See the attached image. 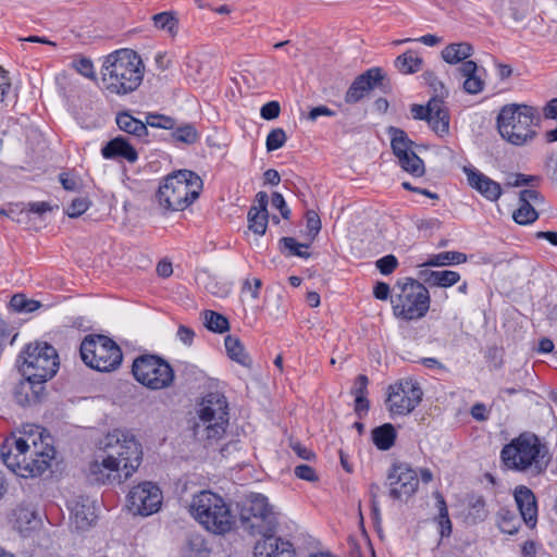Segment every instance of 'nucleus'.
Instances as JSON below:
<instances>
[{
  "label": "nucleus",
  "instance_id": "c9c22d12",
  "mask_svg": "<svg viewBox=\"0 0 557 557\" xmlns=\"http://www.w3.org/2000/svg\"><path fill=\"white\" fill-rule=\"evenodd\" d=\"M153 26L166 32L172 38L178 34V20L174 12H161L152 16Z\"/></svg>",
  "mask_w": 557,
  "mask_h": 557
},
{
  "label": "nucleus",
  "instance_id": "f3484780",
  "mask_svg": "<svg viewBox=\"0 0 557 557\" xmlns=\"http://www.w3.org/2000/svg\"><path fill=\"white\" fill-rule=\"evenodd\" d=\"M384 78L382 69L371 67L355 78L345 95L347 103H357L371 90L377 87Z\"/></svg>",
  "mask_w": 557,
  "mask_h": 557
},
{
  "label": "nucleus",
  "instance_id": "4be33fe9",
  "mask_svg": "<svg viewBox=\"0 0 557 557\" xmlns=\"http://www.w3.org/2000/svg\"><path fill=\"white\" fill-rule=\"evenodd\" d=\"M71 519L78 530H86L96 520L95 503L88 497L79 496L69 503Z\"/></svg>",
  "mask_w": 557,
  "mask_h": 557
},
{
  "label": "nucleus",
  "instance_id": "a211bd4d",
  "mask_svg": "<svg viewBox=\"0 0 557 557\" xmlns=\"http://www.w3.org/2000/svg\"><path fill=\"white\" fill-rule=\"evenodd\" d=\"M463 172L469 186L486 200L494 202L500 198L503 189L497 182L473 166H465Z\"/></svg>",
  "mask_w": 557,
  "mask_h": 557
},
{
  "label": "nucleus",
  "instance_id": "79ce46f5",
  "mask_svg": "<svg viewBox=\"0 0 557 557\" xmlns=\"http://www.w3.org/2000/svg\"><path fill=\"white\" fill-rule=\"evenodd\" d=\"M40 302L34 299H28L22 294L14 295L10 300V307L15 312L30 313L40 307Z\"/></svg>",
  "mask_w": 557,
  "mask_h": 557
},
{
  "label": "nucleus",
  "instance_id": "a18cd8bd",
  "mask_svg": "<svg viewBox=\"0 0 557 557\" xmlns=\"http://www.w3.org/2000/svg\"><path fill=\"white\" fill-rule=\"evenodd\" d=\"M348 546L350 557H367V555L375 557V553L372 548V545L366 537L362 539L361 543L357 542V540L354 537H349Z\"/></svg>",
  "mask_w": 557,
  "mask_h": 557
},
{
  "label": "nucleus",
  "instance_id": "052dcab7",
  "mask_svg": "<svg viewBox=\"0 0 557 557\" xmlns=\"http://www.w3.org/2000/svg\"><path fill=\"white\" fill-rule=\"evenodd\" d=\"M271 205H272V207L280 210V212L284 219H288L290 211L287 208L285 199L282 194L273 193L272 198H271Z\"/></svg>",
  "mask_w": 557,
  "mask_h": 557
},
{
  "label": "nucleus",
  "instance_id": "5fc2aeb1",
  "mask_svg": "<svg viewBox=\"0 0 557 557\" xmlns=\"http://www.w3.org/2000/svg\"><path fill=\"white\" fill-rule=\"evenodd\" d=\"M281 107L277 101H269L260 109V115L267 121L276 119L280 115Z\"/></svg>",
  "mask_w": 557,
  "mask_h": 557
},
{
  "label": "nucleus",
  "instance_id": "ddd939ff",
  "mask_svg": "<svg viewBox=\"0 0 557 557\" xmlns=\"http://www.w3.org/2000/svg\"><path fill=\"white\" fill-rule=\"evenodd\" d=\"M423 392L412 379L400 380L388 387L386 408L392 417L407 416L421 403Z\"/></svg>",
  "mask_w": 557,
  "mask_h": 557
},
{
  "label": "nucleus",
  "instance_id": "72a5a7b5",
  "mask_svg": "<svg viewBox=\"0 0 557 557\" xmlns=\"http://www.w3.org/2000/svg\"><path fill=\"white\" fill-rule=\"evenodd\" d=\"M422 58L414 51L408 50L395 60V67L403 74H412L420 71Z\"/></svg>",
  "mask_w": 557,
  "mask_h": 557
},
{
  "label": "nucleus",
  "instance_id": "9d476101",
  "mask_svg": "<svg viewBox=\"0 0 557 557\" xmlns=\"http://www.w3.org/2000/svg\"><path fill=\"white\" fill-rule=\"evenodd\" d=\"M103 454L112 456L119 461L124 472V478H131L141 462L140 444L129 432L113 430L101 442Z\"/></svg>",
  "mask_w": 557,
  "mask_h": 557
},
{
  "label": "nucleus",
  "instance_id": "6ab92c4d",
  "mask_svg": "<svg viewBox=\"0 0 557 557\" xmlns=\"http://www.w3.org/2000/svg\"><path fill=\"white\" fill-rule=\"evenodd\" d=\"M457 75L463 78L462 89L469 95H478L485 88V70L479 67L474 61L463 62L456 71Z\"/></svg>",
  "mask_w": 557,
  "mask_h": 557
},
{
  "label": "nucleus",
  "instance_id": "4c0bfd02",
  "mask_svg": "<svg viewBox=\"0 0 557 557\" xmlns=\"http://www.w3.org/2000/svg\"><path fill=\"white\" fill-rule=\"evenodd\" d=\"M398 162L403 170L413 176H422L424 174L423 161L413 151L400 157Z\"/></svg>",
  "mask_w": 557,
  "mask_h": 557
},
{
  "label": "nucleus",
  "instance_id": "2f4dec72",
  "mask_svg": "<svg viewBox=\"0 0 557 557\" xmlns=\"http://www.w3.org/2000/svg\"><path fill=\"white\" fill-rule=\"evenodd\" d=\"M224 345L230 359L240 366L250 367L251 359L238 337L227 335L224 339Z\"/></svg>",
  "mask_w": 557,
  "mask_h": 557
},
{
  "label": "nucleus",
  "instance_id": "8fccbe9b",
  "mask_svg": "<svg viewBox=\"0 0 557 557\" xmlns=\"http://www.w3.org/2000/svg\"><path fill=\"white\" fill-rule=\"evenodd\" d=\"M89 206L90 201L87 197L74 198L66 208V214L70 218H78L88 210Z\"/></svg>",
  "mask_w": 557,
  "mask_h": 557
},
{
  "label": "nucleus",
  "instance_id": "412c9836",
  "mask_svg": "<svg viewBox=\"0 0 557 557\" xmlns=\"http://www.w3.org/2000/svg\"><path fill=\"white\" fill-rule=\"evenodd\" d=\"M255 557H295V550L289 541L265 534L255 546Z\"/></svg>",
  "mask_w": 557,
  "mask_h": 557
},
{
  "label": "nucleus",
  "instance_id": "5701e85b",
  "mask_svg": "<svg viewBox=\"0 0 557 557\" xmlns=\"http://www.w3.org/2000/svg\"><path fill=\"white\" fill-rule=\"evenodd\" d=\"M23 380L15 387V398L22 406H30L40 400L45 389V382L22 375Z\"/></svg>",
  "mask_w": 557,
  "mask_h": 557
},
{
  "label": "nucleus",
  "instance_id": "e433bc0d",
  "mask_svg": "<svg viewBox=\"0 0 557 557\" xmlns=\"http://www.w3.org/2000/svg\"><path fill=\"white\" fill-rule=\"evenodd\" d=\"M248 227L256 235H264L268 227V212L257 210L256 208H250L248 211Z\"/></svg>",
  "mask_w": 557,
  "mask_h": 557
},
{
  "label": "nucleus",
  "instance_id": "c85d7f7f",
  "mask_svg": "<svg viewBox=\"0 0 557 557\" xmlns=\"http://www.w3.org/2000/svg\"><path fill=\"white\" fill-rule=\"evenodd\" d=\"M248 510L253 518H258L267 522L269 531L272 530L274 515L271 506L269 505L268 498L264 495L257 494L252 496Z\"/></svg>",
  "mask_w": 557,
  "mask_h": 557
},
{
  "label": "nucleus",
  "instance_id": "9b49d317",
  "mask_svg": "<svg viewBox=\"0 0 557 557\" xmlns=\"http://www.w3.org/2000/svg\"><path fill=\"white\" fill-rule=\"evenodd\" d=\"M132 373L143 386L160 391L172 385L174 370L171 364L157 355H141L134 359Z\"/></svg>",
  "mask_w": 557,
  "mask_h": 557
},
{
  "label": "nucleus",
  "instance_id": "49530a36",
  "mask_svg": "<svg viewBox=\"0 0 557 557\" xmlns=\"http://www.w3.org/2000/svg\"><path fill=\"white\" fill-rule=\"evenodd\" d=\"M281 242H282L284 248L286 250H288L290 256H296V257H300L304 259H308L310 257V253L308 251L309 244L298 243L293 237H283L281 239Z\"/></svg>",
  "mask_w": 557,
  "mask_h": 557
},
{
  "label": "nucleus",
  "instance_id": "09e8293b",
  "mask_svg": "<svg viewBox=\"0 0 557 557\" xmlns=\"http://www.w3.org/2000/svg\"><path fill=\"white\" fill-rule=\"evenodd\" d=\"M287 140L286 133L283 128L272 129L265 140V147L268 151H274L282 148Z\"/></svg>",
  "mask_w": 557,
  "mask_h": 557
},
{
  "label": "nucleus",
  "instance_id": "6e6552de",
  "mask_svg": "<svg viewBox=\"0 0 557 557\" xmlns=\"http://www.w3.org/2000/svg\"><path fill=\"white\" fill-rule=\"evenodd\" d=\"M196 432L202 429L208 440H219L226 432L228 425V403L220 393H209L196 408Z\"/></svg>",
  "mask_w": 557,
  "mask_h": 557
},
{
  "label": "nucleus",
  "instance_id": "de8ad7c7",
  "mask_svg": "<svg viewBox=\"0 0 557 557\" xmlns=\"http://www.w3.org/2000/svg\"><path fill=\"white\" fill-rule=\"evenodd\" d=\"M175 125V120L168 115L150 113L146 116V126L162 129H173Z\"/></svg>",
  "mask_w": 557,
  "mask_h": 557
},
{
  "label": "nucleus",
  "instance_id": "7c9ffc66",
  "mask_svg": "<svg viewBox=\"0 0 557 557\" xmlns=\"http://www.w3.org/2000/svg\"><path fill=\"white\" fill-rule=\"evenodd\" d=\"M396 429L391 423H385L372 430V441L377 449L388 450L396 441Z\"/></svg>",
  "mask_w": 557,
  "mask_h": 557
},
{
  "label": "nucleus",
  "instance_id": "603ef678",
  "mask_svg": "<svg viewBox=\"0 0 557 557\" xmlns=\"http://www.w3.org/2000/svg\"><path fill=\"white\" fill-rule=\"evenodd\" d=\"M437 98H432L426 106L422 104H412L410 108V112L414 120L426 121L430 113L433 110V106L436 103Z\"/></svg>",
  "mask_w": 557,
  "mask_h": 557
},
{
  "label": "nucleus",
  "instance_id": "13d9d810",
  "mask_svg": "<svg viewBox=\"0 0 557 557\" xmlns=\"http://www.w3.org/2000/svg\"><path fill=\"white\" fill-rule=\"evenodd\" d=\"M519 202L525 203V205H539L543 202V198L541 194L533 188L530 189H523L519 194Z\"/></svg>",
  "mask_w": 557,
  "mask_h": 557
},
{
  "label": "nucleus",
  "instance_id": "680f3d73",
  "mask_svg": "<svg viewBox=\"0 0 557 557\" xmlns=\"http://www.w3.org/2000/svg\"><path fill=\"white\" fill-rule=\"evenodd\" d=\"M261 286H262V282L260 278L255 277L251 281L246 280L244 283V286H243V292H248V293H250V296L252 299H258L259 295H260Z\"/></svg>",
  "mask_w": 557,
  "mask_h": 557
},
{
  "label": "nucleus",
  "instance_id": "1a4fd4ad",
  "mask_svg": "<svg viewBox=\"0 0 557 557\" xmlns=\"http://www.w3.org/2000/svg\"><path fill=\"white\" fill-rule=\"evenodd\" d=\"M399 294L392 297L393 312L396 318L411 321L423 318L430 309V293L428 288L413 278H406L398 284Z\"/></svg>",
  "mask_w": 557,
  "mask_h": 557
},
{
  "label": "nucleus",
  "instance_id": "f257e3e1",
  "mask_svg": "<svg viewBox=\"0 0 557 557\" xmlns=\"http://www.w3.org/2000/svg\"><path fill=\"white\" fill-rule=\"evenodd\" d=\"M51 437L36 424H25L1 446L4 465L21 476L41 475L54 458Z\"/></svg>",
  "mask_w": 557,
  "mask_h": 557
},
{
  "label": "nucleus",
  "instance_id": "bf43d9fd",
  "mask_svg": "<svg viewBox=\"0 0 557 557\" xmlns=\"http://www.w3.org/2000/svg\"><path fill=\"white\" fill-rule=\"evenodd\" d=\"M295 475L301 480L313 482L318 479L314 469L308 465H299L294 470Z\"/></svg>",
  "mask_w": 557,
  "mask_h": 557
},
{
  "label": "nucleus",
  "instance_id": "864d4df0",
  "mask_svg": "<svg viewBox=\"0 0 557 557\" xmlns=\"http://www.w3.org/2000/svg\"><path fill=\"white\" fill-rule=\"evenodd\" d=\"M306 225H307L309 235L311 236L312 239H314L321 230V220L314 211L307 212Z\"/></svg>",
  "mask_w": 557,
  "mask_h": 557
},
{
  "label": "nucleus",
  "instance_id": "58836bf2",
  "mask_svg": "<svg viewBox=\"0 0 557 557\" xmlns=\"http://www.w3.org/2000/svg\"><path fill=\"white\" fill-rule=\"evenodd\" d=\"M171 136L174 141L186 145H193L199 139L197 129L189 123L174 127Z\"/></svg>",
  "mask_w": 557,
  "mask_h": 557
},
{
  "label": "nucleus",
  "instance_id": "338daca9",
  "mask_svg": "<svg viewBox=\"0 0 557 557\" xmlns=\"http://www.w3.org/2000/svg\"><path fill=\"white\" fill-rule=\"evenodd\" d=\"M543 116L548 120H557V98L550 99L543 107Z\"/></svg>",
  "mask_w": 557,
  "mask_h": 557
},
{
  "label": "nucleus",
  "instance_id": "0eeeda50",
  "mask_svg": "<svg viewBox=\"0 0 557 557\" xmlns=\"http://www.w3.org/2000/svg\"><path fill=\"white\" fill-rule=\"evenodd\" d=\"M79 351L84 363L99 372L114 371L123 360L120 346L110 337L100 334L87 335Z\"/></svg>",
  "mask_w": 557,
  "mask_h": 557
},
{
  "label": "nucleus",
  "instance_id": "cd10ccee",
  "mask_svg": "<svg viewBox=\"0 0 557 557\" xmlns=\"http://www.w3.org/2000/svg\"><path fill=\"white\" fill-rule=\"evenodd\" d=\"M115 122L121 131L134 135L137 138L143 139L148 136L146 123L134 117L131 113L126 111L117 113Z\"/></svg>",
  "mask_w": 557,
  "mask_h": 557
},
{
  "label": "nucleus",
  "instance_id": "f03ea898",
  "mask_svg": "<svg viewBox=\"0 0 557 557\" xmlns=\"http://www.w3.org/2000/svg\"><path fill=\"white\" fill-rule=\"evenodd\" d=\"M499 458L506 470L532 475L544 473L550 460L547 444L532 432H522L504 445Z\"/></svg>",
  "mask_w": 557,
  "mask_h": 557
},
{
  "label": "nucleus",
  "instance_id": "393cba45",
  "mask_svg": "<svg viewBox=\"0 0 557 557\" xmlns=\"http://www.w3.org/2000/svg\"><path fill=\"white\" fill-rule=\"evenodd\" d=\"M474 53L473 46L468 41L448 44L441 51V58L450 65L462 64Z\"/></svg>",
  "mask_w": 557,
  "mask_h": 557
},
{
  "label": "nucleus",
  "instance_id": "0e129e2a",
  "mask_svg": "<svg viewBox=\"0 0 557 557\" xmlns=\"http://www.w3.org/2000/svg\"><path fill=\"white\" fill-rule=\"evenodd\" d=\"M540 178L537 176L533 175H525V174H516L515 181L510 183L512 186L520 187V186H534L535 183H539Z\"/></svg>",
  "mask_w": 557,
  "mask_h": 557
},
{
  "label": "nucleus",
  "instance_id": "774afa93",
  "mask_svg": "<svg viewBox=\"0 0 557 557\" xmlns=\"http://www.w3.org/2000/svg\"><path fill=\"white\" fill-rule=\"evenodd\" d=\"M539 544L535 541L529 540L521 545L522 557H536Z\"/></svg>",
  "mask_w": 557,
  "mask_h": 557
},
{
  "label": "nucleus",
  "instance_id": "c03bdc74",
  "mask_svg": "<svg viewBox=\"0 0 557 557\" xmlns=\"http://www.w3.org/2000/svg\"><path fill=\"white\" fill-rule=\"evenodd\" d=\"M14 516L21 531L29 529V525L38 519L37 512L28 506H20L15 510Z\"/></svg>",
  "mask_w": 557,
  "mask_h": 557
},
{
  "label": "nucleus",
  "instance_id": "e2e57ef3",
  "mask_svg": "<svg viewBox=\"0 0 557 557\" xmlns=\"http://www.w3.org/2000/svg\"><path fill=\"white\" fill-rule=\"evenodd\" d=\"M370 403L367 396L355 397V412L359 418H363L368 414Z\"/></svg>",
  "mask_w": 557,
  "mask_h": 557
},
{
  "label": "nucleus",
  "instance_id": "4468645a",
  "mask_svg": "<svg viewBox=\"0 0 557 557\" xmlns=\"http://www.w3.org/2000/svg\"><path fill=\"white\" fill-rule=\"evenodd\" d=\"M127 497L131 510L140 516L157 512L163 500L162 491L152 482H143L134 486Z\"/></svg>",
  "mask_w": 557,
  "mask_h": 557
},
{
  "label": "nucleus",
  "instance_id": "ea45409f",
  "mask_svg": "<svg viewBox=\"0 0 557 557\" xmlns=\"http://www.w3.org/2000/svg\"><path fill=\"white\" fill-rule=\"evenodd\" d=\"M437 507H438V518L437 523L440 527V534L442 537H447L451 534V521L448 516V509L445 503L444 497L441 494L436 495Z\"/></svg>",
  "mask_w": 557,
  "mask_h": 557
},
{
  "label": "nucleus",
  "instance_id": "a878e982",
  "mask_svg": "<svg viewBox=\"0 0 557 557\" xmlns=\"http://www.w3.org/2000/svg\"><path fill=\"white\" fill-rule=\"evenodd\" d=\"M420 277L423 281L436 287L448 288L457 284L460 281V274L451 270L432 271L424 270L420 271Z\"/></svg>",
  "mask_w": 557,
  "mask_h": 557
},
{
  "label": "nucleus",
  "instance_id": "4d7b16f0",
  "mask_svg": "<svg viewBox=\"0 0 557 557\" xmlns=\"http://www.w3.org/2000/svg\"><path fill=\"white\" fill-rule=\"evenodd\" d=\"M368 384H369L368 376L364 374H359L356 377L354 386L350 391L351 395L354 397L367 396L368 395Z\"/></svg>",
  "mask_w": 557,
  "mask_h": 557
},
{
  "label": "nucleus",
  "instance_id": "6e6d98bb",
  "mask_svg": "<svg viewBox=\"0 0 557 557\" xmlns=\"http://www.w3.org/2000/svg\"><path fill=\"white\" fill-rule=\"evenodd\" d=\"M75 70L87 78L95 77V67L90 59L81 58L74 63Z\"/></svg>",
  "mask_w": 557,
  "mask_h": 557
},
{
  "label": "nucleus",
  "instance_id": "bb28decb",
  "mask_svg": "<svg viewBox=\"0 0 557 557\" xmlns=\"http://www.w3.org/2000/svg\"><path fill=\"white\" fill-rule=\"evenodd\" d=\"M426 122L432 131H434L438 136L443 137L448 134L449 114L442 100L437 99Z\"/></svg>",
  "mask_w": 557,
  "mask_h": 557
},
{
  "label": "nucleus",
  "instance_id": "f704fd0d",
  "mask_svg": "<svg viewBox=\"0 0 557 557\" xmlns=\"http://www.w3.org/2000/svg\"><path fill=\"white\" fill-rule=\"evenodd\" d=\"M497 525L500 532L513 535L520 528V519L513 510L503 507L497 512Z\"/></svg>",
  "mask_w": 557,
  "mask_h": 557
},
{
  "label": "nucleus",
  "instance_id": "20e7f679",
  "mask_svg": "<svg viewBox=\"0 0 557 557\" xmlns=\"http://www.w3.org/2000/svg\"><path fill=\"white\" fill-rule=\"evenodd\" d=\"M539 120L537 108L510 103L499 110L496 124L503 139L515 146H523L535 138L533 126Z\"/></svg>",
  "mask_w": 557,
  "mask_h": 557
},
{
  "label": "nucleus",
  "instance_id": "37998d69",
  "mask_svg": "<svg viewBox=\"0 0 557 557\" xmlns=\"http://www.w3.org/2000/svg\"><path fill=\"white\" fill-rule=\"evenodd\" d=\"M519 203V208L516 211H513L512 214L515 222L521 225H528L533 223L539 218V214L534 209L533 205H525L522 202Z\"/></svg>",
  "mask_w": 557,
  "mask_h": 557
},
{
  "label": "nucleus",
  "instance_id": "2eb2a0df",
  "mask_svg": "<svg viewBox=\"0 0 557 557\" xmlns=\"http://www.w3.org/2000/svg\"><path fill=\"white\" fill-rule=\"evenodd\" d=\"M387 480L389 496L393 499H407L416 493L419 486V478L416 470L407 463L394 465L387 475Z\"/></svg>",
  "mask_w": 557,
  "mask_h": 557
},
{
  "label": "nucleus",
  "instance_id": "7ed1b4c3",
  "mask_svg": "<svg viewBox=\"0 0 557 557\" xmlns=\"http://www.w3.org/2000/svg\"><path fill=\"white\" fill-rule=\"evenodd\" d=\"M145 73L139 54L132 49H119L104 57L101 66L103 88L112 95L124 96L135 91Z\"/></svg>",
  "mask_w": 557,
  "mask_h": 557
},
{
  "label": "nucleus",
  "instance_id": "b1692460",
  "mask_svg": "<svg viewBox=\"0 0 557 557\" xmlns=\"http://www.w3.org/2000/svg\"><path fill=\"white\" fill-rule=\"evenodd\" d=\"M101 156L107 160L123 159L131 163L138 159L136 149L122 136L108 141L101 149Z\"/></svg>",
  "mask_w": 557,
  "mask_h": 557
},
{
  "label": "nucleus",
  "instance_id": "3c124183",
  "mask_svg": "<svg viewBox=\"0 0 557 557\" xmlns=\"http://www.w3.org/2000/svg\"><path fill=\"white\" fill-rule=\"evenodd\" d=\"M376 268L383 275H389L398 267V260L394 255H386L375 262Z\"/></svg>",
  "mask_w": 557,
  "mask_h": 557
},
{
  "label": "nucleus",
  "instance_id": "473e14b6",
  "mask_svg": "<svg viewBox=\"0 0 557 557\" xmlns=\"http://www.w3.org/2000/svg\"><path fill=\"white\" fill-rule=\"evenodd\" d=\"M468 257L463 252L459 251H443L440 253L432 255L428 258L422 265L425 267H447L457 265L467 262Z\"/></svg>",
  "mask_w": 557,
  "mask_h": 557
},
{
  "label": "nucleus",
  "instance_id": "69168bd1",
  "mask_svg": "<svg viewBox=\"0 0 557 557\" xmlns=\"http://www.w3.org/2000/svg\"><path fill=\"white\" fill-rule=\"evenodd\" d=\"M176 335L177 338L185 345H191L195 337V332L188 326L180 325Z\"/></svg>",
  "mask_w": 557,
  "mask_h": 557
},
{
  "label": "nucleus",
  "instance_id": "f8f14e48",
  "mask_svg": "<svg viewBox=\"0 0 557 557\" xmlns=\"http://www.w3.org/2000/svg\"><path fill=\"white\" fill-rule=\"evenodd\" d=\"M21 358L22 375H29L36 380L47 382L59 369V357L55 348L47 343L28 345Z\"/></svg>",
  "mask_w": 557,
  "mask_h": 557
},
{
  "label": "nucleus",
  "instance_id": "a19ab883",
  "mask_svg": "<svg viewBox=\"0 0 557 557\" xmlns=\"http://www.w3.org/2000/svg\"><path fill=\"white\" fill-rule=\"evenodd\" d=\"M205 325L214 333H224L230 327L228 320L224 315L211 310L205 311Z\"/></svg>",
  "mask_w": 557,
  "mask_h": 557
},
{
  "label": "nucleus",
  "instance_id": "aec40b11",
  "mask_svg": "<svg viewBox=\"0 0 557 557\" xmlns=\"http://www.w3.org/2000/svg\"><path fill=\"white\" fill-rule=\"evenodd\" d=\"M513 497L521 519L528 527L534 528L537 522V503L534 493L531 488L519 485L513 491Z\"/></svg>",
  "mask_w": 557,
  "mask_h": 557
},
{
  "label": "nucleus",
  "instance_id": "c756f323",
  "mask_svg": "<svg viewBox=\"0 0 557 557\" xmlns=\"http://www.w3.org/2000/svg\"><path fill=\"white\" fill-rule=\"evenodd\" d=\"M387 134L391 137V146L397 159L412 151L413 141L408 137L405 131L389 126Z\"/></svg>",
  "mask_w": 557,
  "mask_h": 557
},
{
  "label": "nucleus",
  "instance_id": "423d86ee",
  "mask_svg": "<svg viewBox=\"0 0 557 557\" xmlns=\"http://www.w3.org/2000/svg\"><path fill=\"white\" fill-rule=\"evenodd\" d=\"M190 515L206 530L214 534H225L232 530L235 518L224 498L211 491L195 494L189 505Z\"/></svg>",
  "mask_w": 557,
  "mask_h": 557
},
{
  "label": "nucleus",
  "instance_id": "dca6fc26",
  "mask_svg": "<svg viewBox=\"0 0 557 557\" xmlns=\"http://www.w3.org/2000/svg\"><path fill=\"white\" fill-rule=\"evenodd\" d=\"M122 466L108 454L100 455L89 465L88 478L97 484L122 483L128 478H124Z\"/></svg>",
  "mask_w": 557,
  "mask_h": 557
},
{
  "label": "nucleus",
  "instance_id": "39448f33",
  "mask_svg": "<svg viewBox=\"0 0 557 557\" xmlns=\"http://www.w3.org/2000/svg\"><path fill=\"white\" fill-rule=\"evenodd\" d=\"M201 189L202 181L198 174L178 170L164 178L159 186L157 199L165 210L183 211L199 197Z\"/></svg>",
  "mask_w": 557,
  "mask_h": 557
}]
</instances>
